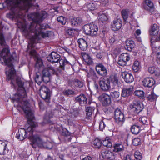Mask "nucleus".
I'll return each mask as SVG.
<instances>
[{
	"label": "nucleus",
	"mask_w": 160,
	"mask_h": 160,
	"mask_svg": "<svg viewBox=\"0 0 160 160\" xmlns=\"http://www.w3.org/2000/svg\"><path fill=\"white\" fill-rule=\"evenodd\" d=\"M27 97L26 91L25 88H23L18 91L13 98L14 101L18 103V105L21 108L26 114L27 122L30 125L26 130L23 128L19 129L16 137L20 140H23L27 138V134L28 138L31 142L30 144L33 148H36L37 145L42 146L43 142L40 135L33 134V128L37 126V124L33 121L34 117L29 108L28 101L26 99Z\"/></svg>",
	"instance_id": "f257e3e1"
},
{
	"label": "nucleus",
	"mask_w": 160,
	"mask_h": 160,
	"mask_svg": "<svg viewBox=\"0 0 160 160\" xmlns=\"http://www.w3.org/2000/svg\"><path fill=\"white\" fill-rule=\"evenodd\" d=\"M47 13L42 11L40 13L36 12L32 13L29 17L33 21L30 23H26L23 26L22 33L26 38L30 39V46L32 47L33 44L41 38H45L50 37L52 32L48 31L43 32L42 29L45 28L43 24L39 23L47 16Z\"/></svg>",
	"instance_id": "f03ea898"
},
{
	"label": "nucleus",
	"mask_w": 160,
	"mask_h": 160,
	"mask_svg": "<svg viewBox=\"0 0 160 160\" xmlns=\"http://www.w3.org/2000/svg\"><path fill=\"white\" fill-rule=\"evenodd\" d=\"M36 0H7V6L10 12L7 14V18L18 21L22 19L24 15L23 10L27 12L29 8L34 5Z\"/></svg>",
	"instance_id": "7ed1b4c3"
},
{
	"label": "nucleus",
	"mask_w": 160,
	"mask_h": 160,
	"mask_svg": "<svg viewBox=\"0 0 160 160\" xmlns=\"http://www.w3.org/2000/svg\"><path fill=\"white\" fill-rule=\"evenodd\" d=\"M0 59H2L6 65H8L9 68H10L8 71L6 72V74L8 80H11V83L12 85L13 88H16L15 83H16L21 89L24 88L23 86V83L21 79L16 76V72L13 67V65L11 62L12 57L10 52H7L6 51L3 52V49L0 51Z\"/></svg>",
	"instance_id": "20e7f679"
},
{
	"label": "nucleus",
	"mask_w": 160,
	"mask_h": 160,
	"mask_svg": "<svg viewBox=\"0 0 160 160\" xmlns=\"http://www.w3.org/2000/svg\"><path fill=\"white\" fill-rule=\"evenodd\" d=\"M83 30L86 34L96 36L98 31V28L97 25L92 23L84 25Z\"/></svg>",
	"instance_id": "39448f33"
},
{
	"label": "nucleus",
	"mask_w": 160,
	"mask_h": 160,
	"mask_svg": "<svg viewBox=\"0 0 160 160\" xmlns=\"http://www.w3.org/2000/svg\"><path fill=\"white\" fill-rule=\"evenodd\" d=\"M117 154L110 150H103L101 152L100 158L102 160H115Z\"/></svg>",
	"instance_id": "423d86ee"
},
{
	"label": "nucleus",
	"mask_w": 160,
	"mask_h": 160,
	"mask_svg": "<svg viewBox=\"0 0 160 160\" xmlns=\"http://www.w3.org/2000/svg\"><path fill=\"white\" fill-rule=\"evenodd\" d=\"M40 91L41 98L47 103H49L50 98V90L46 86H42L41 87Z\"/></svg>",
	"instance_id": "0eeeda50"
},
{
	"label": "nucleus",
	"mask_w": 160,
	"mask_h": 160,
	"mask_svg": "<svg viewBox=\"0 0 160 160\" xmlns=\"http://www.w3.org/2000/svg\"><path fill=\"white\" fill-rule=\"evenodd\" d=\"M101 89L104 92L109 91L111 89L110 81L107 78L104 77L99 81Z\"/></svg>",
	"instance_id": "6e6552de"
},
{
	"label": "nucleus",
	"mask_w": 160,
	"mask_h": 160,
	"mask_svg": "<svg viewBox=\"0 0 160 160\" xmlns=\"http://www.w3.org/2000/svg\"><path fill=\"white\" fill-rule=\"evenodd\" d=\"M130 107L135 113H139L143 109V107L140 101L136 100L133 101L130 105Z\"/></svg>",
	"instance_id": "1a4fd4ad"
},
{
	"label": "nucleus",
	"mask_w": 160,
	"mask_h": 160,
	"mask_svg": "<svg viewBox=\"0 0 160 160\" xmlns=\"http://www.w3.org/2000/svg\"><path fill=\"white\" fill-rule=\"evenodd\" d=\"M98 99L104 106L109 105L111 101L110 96L106 93H103L99 96L98 97Z\"/></svg>",
	"instance_id": "9d476101"
},
{
	"label": "nucleus",
	"mask_w": 160,
	"mask_h": 160,
	"mask_svg": "<svg viewBox=\"0 0 160 160\" xmlns=\"http://www.w3.org/2000/svg\"><path fill=\"white\" fill-rule=\"evenodd\" d=\"M114 118L116 122L123 123L125 121L124 114L119 109H117L114 112Z\"/></svg>",
	"instance_id": "9b49d317"
},
{
	"label": "nucleus",
	"mask_w": 160,
	"mask_h": 160,
	"mask_svg": "<svg viewBox=\"0 0 160 160\" xmlns=\"http://www.w3.org/2000/svg\"><path fill=\"white\" fill-rule=\"evenodd\" d=\"M95 69L97 73L101 76H106L107 74V69L102 63H99L97 64Z\"/></svg>",
	"instance_id": "f8f14e48"
},
{
	"label": "nucleus",
	"mask_w": 160,
	"mask_h": 160,
	"mask_svg": "<svg viewBox=\"0 0 160 160\" xmlns=\"http://www.w3.org/2000/svg\"><path fill=\"white\" fill-rule=\"evenodd\" d=\"M47 58L49 62H57L60 60V56L57 52H52L47 57Z\"/></svg>",
	"instance_id": "ddd939ff"
},
{
	"label": "nucleus",
	"mask_w": 160,
	"mask_h": 160,
	"mask_svg": "<svg viewBox=\"0 0 160 160\" xmlns=\"http://www.w3.org/2000/svg\"><path fill=\"white\" fill-rule=\"evenodd\" d=\"M133 87L132 85L123 88L121 94L122 96L126 97L131 95L133 93Z\"/></svg>",
	"instance_id": "4468645a"
},
{
	"label": "nucleus",
	"mask_w": 160,
	"mask_h": 160,
	"mask_svg": "<svg viewBox=\"0 0 160 160\" xmlns=\"http://www.w3.org/2000/svg\"><path fill=\"white\" fill-rule=\"evenodd\" d=\"M121 19L120 18L115 19L112 24V29L114 31H117L122 26Z\"/></svg>",
	"instance_id": "2eb2a0df"
},
{
	"label": "nucleus",
	"mask_w": 160,
	"mask_h": 160,
	"mask_svg": "<svg viewBox=\"0 0 160 160\" xmlns=\"http://www.w3.org/2000/svg\"><path fill=\"white\" fill-rule=\"evenodd\" d=\"M122 76L124 81L127 83L132 82L134 80V78L132 74L127 71L122 72Z\"/></svg>",
	"instance_id": "dca6fc26"
},
{
	"label": "nucleus",
	"mask_w": 160,
	"mask_h": 160,
	"mask_svg": "<svg viewBox=\"0 0 160 160\" xmlns=\"http://www.w3.org/2000/svg\"><path fill=\"white\" fill-rule=\"evenodd\" d=\"M112 125L111 121L109 120L104 119L100 121L99 123L100 129L102 131L105 127H110Z\"/></svg>",
	"instance_id": "f3484780"
},
{
	"label": "nucleus",
	"mask_w": 160,
	"mask_h": 160,
	"mask_svg": "<svg viewBox=\"0 0 160 160\" xmlns=\"http://www.w3.org/2000/svg\"><path fill=\"white\" fill-rule=\"evenodd\" d=\"M0 45L3 48V52L6 51L7 52H10L9 46L7 44L3 34L1 32H0Z\"/></svg>",
	"instance_id": "a211bd4d"
},
{
	"label": "nucleus",
	"mask_w": 160,
	"mask_h": 160,
	"mask_svg": "<svg viewBox=\"0 0 160 160\" xmlns=\"http://www.w3.org/2000/svg\"><path fill=\"white\" fill-rule=\"evenodd\" d=\"M76 102L81 106H83L87 103V98L83 94H81L75 98Z\"/></svg>",
	"instance_id": "6ab92c4d"
},
{
	"label": "nucleus",
	"mask_w": 160,
	"mask_h": 160,
	"mask_svg": "<svg viewBox=\"0 0 160 160\" xmlns=\"http://www.w3.org/2000/svg\"><path fill=\"white\" fill-rule=\"evenodd\" d=\"M155 83L154 79L152 78H145L142 82V85L145 87L151 88Z\"/></svg>",
	"instance_id": "aec40b11"
},
{
	"label": "nucleus",
	"mask_w": 160,
	"mask_h": 160,
	"mask_svg": "<svg viewBox=\"0 0 160 160\" xmlns=\"http://www.w3.org/2000/svg\"><path fill=\"white\" fill-rule=\"evenodd\" d=\"M79 47L81 50L84 51L87 50L88 44L87 42L83 38H80L78 40Z\"/></svg>",
	"instance_id": "412c9836"
},
{
	"label": "nucleus",
	"mask_w": 160,
	"mask_h": 160,
	"mask_svg": "<svg viewBox=\"0 0 160 160\" xmlns=\"http://www.w3.org/2000/svg\"><path fill=\"white\" fill-rule=\"evenodd\" d=\"M8 144V142L5 141H3L0 140V154L1 155H4L6 154V149L7 145Z\"/></svg>",
	"instance_id": "4be33fe9"
},
{
	"label": "nucleus",
	"mask_w": 160,
	"mask_h": 160,
	"mask_svg": "<svg viewBox=\"0 0 160 160\" xmlns=\"http://www.w3.org/2000/svg\"><path fill=\"white\" fill-rule=\"evenodd\" d=\"M143 7L145 9L151 11L154 9V6L153 2L150 0H145L144 1Z\"/></svg>",
	"instance_id": "5701e85b"
},
{
	"label": "nucleus",
	"mask_w": 160,
	"mask_h": 160,
	"mask_svg": "<svg viewBox=\"0 0 160 160\" xmlns=\"http://www.w3.org/2000/svg\"><path fill=\"white\" fill-rule=\"evenodd\" d=\"M113 151L116 152H122L124 150L123 145L121 143L114 144L113 146Z\"/></svg>",
	"instance_id": "b1692460"
},
{
	"label": "nucleus",
	"mask_w": 160,
	"mask_h": 160,
	"mask_svg": "<svg viewBox=\"0 0 160 160\" xmlns=\"http://www.w3.org/2000/svg\"><path fill=\"white\" fill-rule=\"evenodd\" d=\"M159 31V27L156 24L152 25L149 31L150 34L152 36L157 35Z\"/></svg>",
	"instance_id": "393cba45"
},
{
	"label": "nucleus",
	"mask_w": 160,
	"mask_h": 160,
	"mask_svg": "<svg viewBox=\"0 0 160 160\" xmlns=\"http://www.w3.org/2000/svg\"><path fill=\"white\" fill-rule=\"evenodd\" d=\"M42 77L45 79L44 82L45 83L48 82L50 80L49 76L51 73L47 69V68H45L42 70Z\"/></svg>",
	"instance_id": "a878e982"
},
{
	"label": "nucleus",
	"mask_w": 160,
	"mask_h": 160,
	"mask_svg": "<svg viewBox=\"0 0 160 160\" xmlns=\"http://www.w3.org/2000/svg\"><path fill=\"white\" fill-rule=\"evenodd\" d=\"M81 55L84 60L87 64L90 65L92 63V60L89 55L86 52H83L81 53Z\"/></svg>",
	"instance_id": "bb28decb"
},
{
	"label": "nucleus",
	"mask_w": 160,
	"mask_h": 160,
	"mask_svg": "<svg viewBox=\"0 0 160 160\" xmlns=\"http://www.w3.org/2000/svg\"><path fill=\"white\" fill-rule=\"evenodd\" d=\"M95 108L94 107H88L86 108L87 118L90 119L91 117Z\"/></svg>",
	"instance_id": "cd10ccee"
},
{
	"label": "nucleus",
	"mask_w": 160,
	"mask_h": 160,
	"mask_svg": "<svg viewBox=\"0 0 160 160\" xmlns=\"http://www.w3.org/2000/svg\"><path fill=\"white\" fill-rule=\"evenodd\" d=\"M146 97L147 99L149 101L153 102L156 101L158 96L156 95L152 91L150 94H146Z\"/></svg>",
	"instance_id": "c85d7f7f"
},
{
	"label": "nucleus",
	"mask_w": 160,
	"mask_h": 160,
	"mask_svg": "<svg viewBox=\"0 0 160 160\" xmlns=\"http://www.w3.org/2000/svg\"><path fill=\"white\" fill-rule=\"evenodd\" d=\"M125 48L128 51H131L134 47V42L132 40H128L126 42Z\"/></svg>",
	"instance_id": "c756f323"
},
{
	"label": "nucleus",
	"mask_w": 160,
	"mask_h": 160,
	"mask_svg": "<svg viewBox=\"0 0 160 160\" xmlns=\"http://www.w3.org/2000/svg\"><path fill=\"white\" fill-rule=\"evenodd\" d=\"M133 70L135 72L139 71L141 68V66L140 64V62L138 61H135L132 66Z\"/></svg>",
	"instance_id": "7c9ffc66"
},
{
	"label": "nucleus",
	"mask_w": 160,
	"mask_h": 160,
	"mask_svg": "<svg viewBox=\"0 0 160 160\" xmlns=\"http://www.w3.org/2000/svg\"><path fill=\"white\" fill-rule=\"evenodd\" d=\"M108 79L109 80V81H110L114 85L116 86L118 85V79L116 75H112L110 76Z\"/></svg>",
	"instance_id": "2f4dec72"
},
{
	"label": "nucleus",
	"mask_w": 160,
	"mask_h": 160,
	"mask_svg": "<svg viewBox=\"0 0 160 160\" xmlns=\"http://www.w3.org/2000/svg\"><path fill=\"white\" fill-rule=\"evenodd\" d=\"M131 131L133 134L137 135L140 131V127L139 126L134 125L131 127Z\"/></svg>",
	"instance_id": "473e14b6"
},
{
	"label": "nucleus",
	"mask_w": 160,
	"mask_h": 160,
	"mask_svg": "<svg viewBox=\"0 0 160 160\" xmlns=\"http://www.w3.org/2000/svg\"><path fill=\"white\" fill-rule=\"evenodd\" d=\"M34 79L35 82L39 85H40L42 81L44 82L45 81V79L42 76L40 75H38L37 73L36 74Z\"/></svg>",
	"instance_id": "72a5a7b5"
},
{
	"label": "nucleus",
	"mask_w": 160,
	"mask_h": 160,
	"mask_svg": "<svg viewBox=\"0 0 160 160\" xmlns=\"http://www.w3.org/2000/svg\"><path fill=\"white\" fill-rule=\"evenodd\" d=\"M82 21V19L80 18H74L71 20V24L73 26H76L80 24Z\"/></svg>",
	"instance_id": "f704fd0d"
},
{
	"label": "nucleus",
	"mask_w": 160,
	"mask_h": 160,
	"mask_svg": "<svg viewBox=\"0 0 160 160\" xmlns=\"http://www.w3.org/2000/svg\"><path fill=\"white\" fill-rule=\"evenodd\" d=\"M78 31L75 29L68 28L66 30V33L70 36H73L77 34Z\"/></svg>",
	"instance_id": "c9c22d12"
},
{
	"label": "nucleus",
	"mask_w": 160,
	"mask_h": 160,
	"mask_svg": "<svg viewBox=\"0 0 160 160\" xmlns=\"http://www.w3.org/2000/svg\"><path fill=\"white\" fill-rule=\"evenodd\" d=\"M134 94L141 99H143L144 98V92L142 90H136L134 92Z\"/></svg>",
	"instance_id": "e433bc0d"
},
{
	"label": "nucleus",
	"mask_w": 160,
	"mask_h": 160,
	"mask_svg": "<svg viewBox=\"0 0 160 160\" xmlns=\"http://www.w3.org/2000/svg\"><path fill=\"white\" fill-rule=\"evenodd\" d=\"M102 143L104 146L107 147H111L112 146L111 140L108 137L106 138L105 139L103 140Z\"/></svg>",
	"instance_id": "4c0bfd02"
},
{
	"label": "nucleus",
	"mask_w": 160,
	"mask_h": 160,
	"mask_svg": "<svg viewBox=\"0 0 160 160\" xmlns=\"http://www.w3.org/2000/svg\"><path fill=\"white\" fill-rule=\"evenodd\" d=\"M59 63L61 68L63 69L66 66L71 65L70 63L66 59H61L59 61Z\"/></svg>",
	"instance_id": "58836bf2"
},
{
	"label": "nucleus",
	"mask_w": 160,
	"mask_h": 160,
	"mask_svg": "<svg viewBox=\"0 0 160 160\" xmlns=\"http://www.w3.org/2000/svg\"><path fill=\"white\" fill-rule=\"evenodd\" d=\"M99 23H106L108 20L107 16L104 14H102L99 16Z\"/></svg>",
	"instance_id": "ea45409f"
},
{
	"label": "nucleus",
	"mask_w": 160,
	"mask_h": 160,
	"mask_svg": "<svg viewBox=\"0 0 160 160\" xmlns=\"http://www.w3.org/2000/svg\"><path fill=\"white\" fill-rule=\"evenodd\" d=\"M128 9L122 10L121 12L122 15L123 20L125 22H127V19L128 16Z\"/></svg>",
	"instance_id": "a19ab883"
},
{
	"label": "nucleus",
	"mask_w": 160,
	"mask_h": 160,
	"mask_svg": "<svg viewBox=\"0 0 160 160\" xmlns=\"http://www.w3.org/2000/svg\"><path fill=\"white\" fill-rule=\"evenodd\" d=\"M42 141L43 142L42 146L41 147H40L37 145H36V148L37 147H38L39 148H44L49 149H51L52 148V144L51 143L48 142V143H46L44 142L43 141L42 139Z\"/></svg>",
	"instance_id": "79ce46f5"
},
{
	"label": "nucleus",
	"mask_w": 160,
	"mask_h": 160,
	"mask_svg": "<svg viewBox=\"0 0 160 160\" xmlns=\"http://www.w3.org/2000/svg\"><path fill=\"white\" fill-rule=\"evenodd\" d=\"M119 57L126 61V62L128 61L130 59V56L127 53H123L121 54Z\"/></svg>",
	"instance_id": "37998d69"
},
{
	"label": "nucleus",
	"mask_w": 160,
	"mask_h": 160,
	"mask_svg": "<svg viewBox=\"0 0 160 160\" xmlns=\"http://www.w3.org/2000/svg\"><path fill=\"white\" fill-rule=\"evenodd\" d=\"M93 143L95 148H98L100 147L102 142L100 139L97 138L93 141Z\"/></svg>",
	"instance_id": "c03bdc74"
},
{
	"label": "nucleus",
	"mask_w": 160,
	"mask_h": 160,
	"mask_svg": "<svg viewBox=\"0 0 160 160\" xmlns=\"http://www.w3.org/2000/svg\"><path fill=\"white\" fill-rule=\"evenodd\" d=\"M57 20L58 22L60 23L62 25H65L66 22V18L62 16L58 17Z\"/></svg>",
	"instance_id": "a18cd8bd"
},
{
	"label": "nucleus",
	"mask_w": 160,
	"mask_h": 160,
	"mask_svg": "<svg viewBox=\"0 0 160 160\" xmlns=\"http://www.w3.org/2000/svg\"><path fill=\"white\" fill-rule=\"evenodd\" d=\"M134 155L135 160H141L142 158L141 153L138 151H137L135 152Z\"/></svg>",
	"instance_id": "49530a36"
},
{
	"label": "nucleus",
	"mask_w": 160,
	"mask_h": 160,
	"mask_svg": "<svg viewBox=\"0 0 160 160\" xmlns=\"http://www.w3.org/2000/svg\"><path fill=\"white\" fill-rule=\"evenodd\" d=\"M148 118L146 117H143L139 118V121L144 125L148 124Z\"/></svg>",
	"instance_id": "de8ad7c7"
},
{
	"label": "nucleus",
	"mask_w": 160,
	"mask_h": 160,
	"mask_svg": "<svg viewBox=\"0 0 160 160\" xmlns=\"http://www.w3.org/2000/svg\"><path fill=\"white\" fill-rule=\"evenodd\" d=\"M120 95L119 92L117 91L112 92L110 93V96L113 98H117Z\"/></svg>",
	"instance_id": "09e8293b"
},
{
	"label": "nucleus",
	"mask_w": 160,
	"mask_h": 160,
	"mask_svg": "<svg viewBox=\"0 0 160 160\" xmlns=\"http://www.w3.org/2000/svg\"><path fill=\"white\" fill-rule=\"evenodd\" d=\"M90 77L94 81L98 80L99 78L96 73L94 71L92 72H91Z\"/></svg>",
	"instance_id": "8fccbe9b"
},
{
	"label": "nucleus",
	"mask_w": 160,
	"mask_h": 160,
	"mask_svg": "<svg viewBox=\"0 0 160 160\" xmlns=\"http://www.w3.org/2000/svg\"><path fill=\"white\" fill-rule=\"evenodd\" d=\"M74 91L72 90L68 89L63 92L64 94L68 96L74 95Z\"/></svg>",
	"instance_id": "3c124183"
},
{
	"label": "nucleus",
	"mask_w": 160,
	"mask_h": 160,
	"mask_svg": "<svg viewBox=\"0 0 160 160\" xmlns=\"http://www.w3.org/2000/svg\"><path fill=\"white\" fill-rule=\"evenodd\" d=\"M141 140L139 138H135L133 140V144L134 145L137 146L140 144Z\"/></svg>",
	"instance_id": "603ef678"
},
{
	"label": "nucleus",
	"mask_w": 160,
	"mask_h": 160,
	"mask_svg": "<svg viewBox=\"0 0 160 160\" xmlns=\"http://www.w3.org/2000/svg\"><path fill=\"white\" fill-rule=\"evenodd\" d=\"M118 63L120 66H123L126 65L127 64V62L126 61H124L119 57Z\"/></svg>",
	"instance_id": "864d4df0"
},
{
	"label": "nucleus",
	"mask_w": 160,
	"mask_h": 160,
	"mask_svg": "<svg viewBox=\"0 0 160 160\" xmlns=\"http://www.w3.org/2000/svg\"><path fill=\"white\" fill-rule=\"evenodd\" d=\"M42 62L41 59L39 58H37L36 61L35 66L36 67H38L40 68L42 67Z\"/></svg>",
	"instance_id": "5fc2aeb1"
},
{
	"label": "nucleus",
	"mask_w": 160,
	"mask_h": 160,
	"mask_svg": "<svg viewBox=\"0 0 160 160\" xmlns=\"http://www.w3.org/2000/svg\"><path fill=\"white\" fill-rule=\"evenodd\" d=\"M98 50H100V48L99 47H92L91 49V51L92 53L95 55L98 52Z\"/></svg>",
	"instance_id": "6e6d98bb"
},
{
	"label": "nucleus",
	"mask_w": 160,
	"mask_h": 160,
	"mask_svg": "<svg viewBox=\"0 0 160 160\" xmlns=\"http://www.w3.org/2000/svg\"><path fill=\"white\" fill-rule=\"evenodd\" d=\"M88 8L90 10H94L97 8V5L93 3H90L88 5Z\"/></svg>",
	"instance_id": "4d7b16f0"
},
{
	"label": "nucleus",
	"mask_w": 160,
	"mask_h": 160,
	"mask_svg": "<svg viewBox=\"0 0 160 160\" xmlns=\"http://www.w3.org/2000/svg\"><path fill=\"white\" fill-rule=\"evenodd\" d=\"M74 84L76 86L79 88H81L83 86V83L78 80H75L74 82Z\"/></svg>",
	"instance_id": "13d9d810"
},
{
	"label": "nucleus",
	"mask_w": 160,
	"mask_h": 160,
	"mask_svg": "<svg viewBox=\"0 0 160 160\" xmlns=\"http://www.w3.org/2000/svg\"><path fill=\"white\" fill-rule=\"evenodd\" d=\"M157 70H158V69L154 66L149 67L148 68V72L151 74L154 73Z\"/></svg>",
	"instance_id": "bf43d9fd"
},
{
	"label": "nucleus",
	"mask_w": 160,
	"mask_h": 160,
	"mask_svg": "<svg viewBox=\"0 0 160 160\" xmlns=\"http://www.w3.org/2000/svg\"><path fill=\"white\" fill-rule=\"evenodd\" d=\"M98 52L95 55L98 59H101L103 56L102 52L100 49L98 50Z\"/></svg>",
	"instance_id": "052dcab7"
},
{
	"label": "nucleus",
	"mask_w": 160,
	"mask_h": 160,
	"mask_svg": "<svg viewBox=\"0 0 160 160\" xmlns=\"http://www.w3.org/2000/svg\"><path fill=\"white\" fill-rule=\"evenodd\" d=\"M155 49L156 50V52L157 54V60L160 61V46L156 47Z\"/></svg>",
	"instance_id": "680f3d73"
},
{
	"label": "nucleus",
	"mask_w": 160,
	"mask_h": 160,
	"mask_svg": "<svg viewBox=\"0 0 160 160\" xmlns=\"http://www.w3.org/2000/svg\"><path fill=\"white\" fill-rule=\"evenodd\" d=\"M47 69L48 70V71H50L51 74H54L56 73L55 70L52 66H48Z\"/></svg>",
	"instance_id": "e2e57ef3"
},
{
	"label": "nucleus",
	"mask_w": 160,
	"mask_h": 160,
	"mask_svg": "<svg viewBox=\"0 0 160 160\" xmlns=\"http://www.w3.org/2000/svg\"><path fill=\"white\" fill-rule=\"evenodd\" d=\"M158 41V39L154 37H152L150 39L151 45H153L154 43Z\"/></svg>",
	"instance_id": "0e129e2a"
},
{
	"label": "nucleus",
	"mask_w": 160,
	"mask_h": 160,
	"mask_svg": "<svg viewBox=\"0 0 160 160\" xmlns=\"http://www.w3.org/2000/svg\"><path fill=\"white\" fill-rule=\"evenodd\" d=\"M30 54L31 55L35 57H36L37 55L36 51L34 50H31L30 52Z\"/></svg>",
	"instance_id": "69168bd1"
},
{
	"label": "nucleus",
	"mask_w": 160,
	"mask_h": 160,
	"mask_svg": "<svg viewBox=\"0 0 160 160\" xmlns=\"http://www.w3.org/2000/svg\"><path fill=\"white\" fill-rule=\"evenodd\" d=\"M154 73L158 78H160V72L158 69V70H156Z\"/></svg>",
	"instance_id": "338daca9"
},
{
	"label": "nucleus",
	"mask_w": 160,
	"mask_h": 160,
	"mask_svg": "<svg viewBox=\"0 0 160 160\" xmlns=\"http://www.w3.org/2000/svg\"><path fill=\"white\" fill-rule=\"evenodd\" d=\"M115 41V39L113 37H111L109 39V42L111 45Z\"/></svg>",
	"instance_id": "774afa93"
}]
</instances>
